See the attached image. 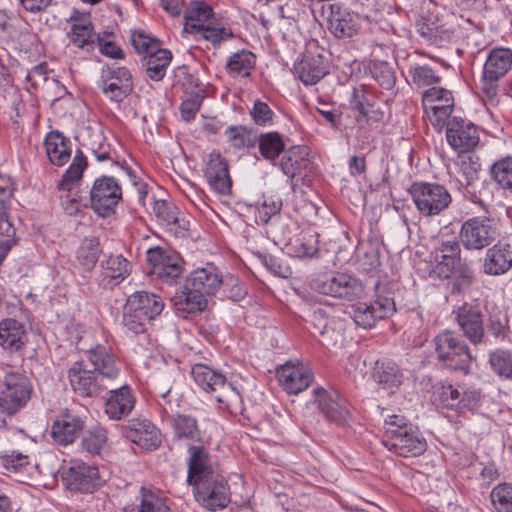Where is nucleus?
<instances>
[{
    "label": "nucleus",
    "instance_id": "nucleus-1",
    "mask_svg": "<svg viewBox=\"0 0 512 512\" xmlns=\"http://www.w3.org/2000/svg\"><path fill=\"white\" fill-rule=\"evenodd\" d=\"M92 367L84 361L74 362L68 371L73 390L82 397H92L110 387V383L119 375L120 369L113 354L103 345H96L86 352Z\"/></svg>",
    "mask_w": 512,
    "mask_h": 512
},
{
    "label": "nucleus",
    "instance_id": "nucleus-2",
    "mask_svg": "<svg viewBox=\"0 0 512 512\" xmlns=\"http://www.w3.org/2000/svg\"><path fill=\"white\" fill-rule=\"evenodd\" d=\"M184 30L195 34L214 45L233 37L229 27L214 19L212 8L202 1H193L184 12Z\"/></svg>",
    "mask_w": 512,
    "mask_h": 512
},
{
    "label": "nucleus",
    "instance_id": "nucleus-3",
    "mask_svg": "<svg viewBox=\"0 0 512 512\" xmlns=\"http://www.w3.org/2000/svg\"><path fill=\"white\" fill-rule=\"evenodd\" d=\"M163 308L164 302L160 296L147 291H136L127 299L123 325L135 334L143 333Z\"/></svg>",
    "mask_w": 512,
    "mask_h": 512
},
{
    "label": "nucleus",
    "instance_id": "nucleus-4",
    "mask_svg": "<svg viewBox=\"0 0 512 512\" xmlns=\"http://www.w3.org/2000/svg\"><path fill=\"white\" fill-rule=\"evenodd\" d=\"M438 362L442 367L468 374L475 357L467 343L455 332L445 330L437 334L433 340Z\"/></svg>",
    "mask_w": 512,
    "mask_h": 512
},
{
    "label": "nucleus",
    "instance_id": "nucleus-5",
    "mask_svg": "<svg viewBox=\"0 0 512 512\" xmlns=\"http://www.w3.org/2000/svg\"><path fill=\"white\" fill-rule=\"evenodd\" d=\"M31 393L32 385L26 375L19 372L5 375L0 390V429L5 428L7 419L26 405Z\"/></svg>",
    "mask_w": 512,
    "mask_h": 512
},
{
    "label": "nucleus",
    "instance_id": "nucleus-6",
    "mask_svg": "<svg viewBox=\"0 0 512 512\" xmlns=\"http://www.w3.org/2000/svg\"><path fill=\"white\" fill-rule=\"evenodd\" d=\"M191 375L195 383L205 392L213 393L215 399L230 408L241 401L239 391L227 383L223 374L215 371L205 364H195Z\"/></svg>",
    "mask_w": 512,
    "mask_h": 512
},
{
    "label": "nucleus",
    "instance_id": "nucleus-7",
    "mask_svg": "<svg viewBox=\"0 0 512 512\" xmlns=\"http://www.w3.org/2000/svg\"><path fill=\"white\" fill-rule=\"evenodd\" d=\"M410 194L418 212L424 217L439 215L452 202L449 191L443 185L436 183H414Z\"/></svg>",
    "mask_w": 512,
    "mask_h": 512
},
{
    "label": "nucleus",
    "instance_id": "nucleus-8",
    "mask_svg": "<svg viewBox=\"0 0 512 512\" xmlns=\"http://www.w3.org/2000/svg\"><path fill=\"white\" fill-rule=\"evenodd\" d=\"M511 67V49L498 47L488 52L481 76V90L489 99L496 96L499 80L509 72Z\"/></svg>",
    "mask_w": 512,
    "mask_h": 512
},
{
    "label": "nucleus",
    "instance_id": "nucleus-9",
    "mask_svg": "<svg viewBox=\"0 0 512 512\" xmlns=\"http://www.w3.org/2000/svg\"><path fill=\"white\" fill-rule=\"evenodd\" d=\"M499 235L497 224L487 217H473L466 220L459 237L467 250H482L494 242Z\"/></svg>",
    "mask_w": 512,
    "mask_h": 512
},
{
    "label": "nucleus",
    "instance_id": "nucleus-10",
    "mask_svg": "<svg viewBox=\"0 0 512 512\" xmlns=\"http://www.w3.org/2000/svg\"><path fill=\"white\" fill-rule=\"evenodd\" d=\"M192 487L196 501L207 510L223 509L230 502V489L222 475L199 479Z\"/></svg>",
    "mask_w": 512,
    "mask_h": 512
},
{
    "label": "nucleus",
    "instance_id": "nucleus-11",
    "mask_svg": "<svg viewBox=\"0 0 512 512\" xmlns=\"http://www.w3.org/2000/svg\"><path fill=\"white\" fill-rule=\"evenodd\" d=\"M86 167V157L80 150H77L71 165L58 184L61 206L68 215H75L80 211L81 202L74 191V185L81 179Z\"/></svg>",
    "mask_w": 512,
    "mask_h": 512
},
{
    "label": "nucleus",
    "instance_id": "nucleus-12",
    "mask_svg": "<svg viewBox=\"0 0 512 512\" xmlns=\"http://www.w3.org/2000/svg\"><path fill=\"white\" fill-rule=\"evenodd\" d=\"M461 252L460 243L456 239H440L429 254L430 276L450 278L452 268L463 259Z\"/></svg>",
    "mask_w": 512,
    "mask_h": 512
},
{
    "label": "nucleus",
    "instance_id": "nucleus-13",
    "mask_svg": "<svg viewBox=\"0 0 512 512\" xmlns=\"http://www.w3.org/2000/svg\"><path fill=\"white\" fill-rule=\"evenodd\" d=\"M121 195V188L114 178H97L90 190V206L99 216L107 217L114 213Z\"/></svg>",
    "mask_w": 512,
    "mask_h": 512
},
{
    "label": "nucleus",
    "instance_id": "nucleus-14",
    "mask_svg": "<svg viewBox=\"0 0 512 512\" xmlns=\"http://www.w3.org/2000/svg\"><path fill=\"white\" fill-rule=\"evenodd\" d=\"M394 310L395 304L392 299L379 297L370 303L356 302L352 304L349 314L358 326L371 328L378 320L388 317Z\"/></svg>",
    "mask_w": 512,
    "mask_h": 512
},
{
    "label": "nucleus",
    "instance_id": "nucleus-15",
    "mask_svg": "<svg viewBox=\"0 0 512 512\" xmlns=\"http://www.w3.org/2000/svg\"><path fill=\"white\" fill-rule=\"evenodd\" d=\"M453 314L464 337L474 345L481 344L484 340L485 330L480 308L477 305L464 303L454 310Z\"/></svg>",
    "mask_w": 512,
    "mask_h": 512
},
{
    "label": "nucleus",
    "instance_id": "nucleus-16",
    "mask_svg": "<svg viewBox=\"0 0 512 512\" xmlns=\"http://www.w3.org/2000/svg\"><path fill=\"white\" fill-rule=\"evenodd\" d=\"M316 288L324 295L350 301L359 298L364 292L362 283L346 273H336L326 280L319 281Z\"/></svg>",
    "mask_w": 512,
    "mask_h": 512
},
{
    "label": "nucleus",
    "instance_id": "nucleus-17",
    "mask_svg": "<svg viewBox=\"0 0 512 512\" xmlns=\"http://www.w3.org/2000/svg\"><path fill=\"white\" fill-rule=\"evenodd\" d=\"M100 87L111 101L121 102L133 90L132 75L127 68L113 65L103 75Z\"/></svg>",
    "mask_w": 512,
    "mask_h": 512
},
{
    "label": "nucleus",
    "instance_id": "nucleus-18",
    "mask_svg": "<svg viewBox=\"0 0 512 512\" xmlns=\"http://www.w3.org/2000/svg\"><path fill=\"white\" fill-rule=\"evenodd\" d=\"M389 451L401 457L419 456L426 450V440L422 437L418 428L408 427L405 431L393 434L391 438L384 440Z\"/></svg>",
    "mask_w": 512,
    "mask_h": 512
},
{
    "label": "nucleus",
    "instance_id": "nucleus-19",
    "mask_svg": "<svg viewBox=\"0 0 512 512\" xmlns=\"http://www.w3.org/2000/svg\"><path fill=\"white\" fill-rule=\"evenodd\" d=\"M326 19L329 31L338 38L352 37L360 28V16L339 3L329 5Z\"/></svg>",
    "mask_w": 512,
    "mask_h": 512
},
{
    "label": "nucleus",
    "instance_id": "nucleus-20",
    "mask_svg": "<svg viewBox=\"0 0 512 512\" xmlns=\"http://www.w3.org/2000/svg\"><path fill=\"white\" fill-rule=\"evenodd\" d=\"M281 386L290 394L307 389L313 380L311 369L303 362H287L277 370Z\"/></svg>",
    "mask_w": 512,
    "mask_h": 512
},
{
    "label": "nucleus",
    "instance_id": "nucleus-21",
    "mask_svg": "<svg viewBox=\"0 0 512 512\" xmlns=\"http://www.w3.org/2000/svg\"><path fill=\"white\" fill-rule=\"evenodd\" d=\"M446 138L451 147L462 151L471 150L480 140L476 126L460 117L449 120Z\"/></svg>",
    "mask_w": 512,
    "mask_h": 512
},
{
    "label": "nucleus",
    "instance_id": "nucleus-22",
    "mask_svg": "<svg viewBox=\"0 0 512 512\" xmlns=\"http://www.w3.org/2000/svg\"><path fill=\"white\" fill-rule=\"evenodd\" d=\"M187 482L189 485L198 483L199 479L220 475L216 470L212 458L203 446L190 445L188 448Z\"/></svg>",
    "mask_w": 512,
    "mask_h": 512
},
{
    "label": "nucleus",
    "instance_id": "nucleus-23",
    "mask_svg": "<svg viewBox=\"0 0 512 512\" xmlns=\"http://www.w3.org/2000/svg\"><path fill=\"white\" fill-rule=\"evenodd\" d=\"M204 176L209 186L221 195L229 194L232 180L229 175L228 165L219 153H210L204 170Z\"/></svg>",
    "mask_w": 512,
    "mask_h": 512
},
{
    "label": "nucleus",
    "instance_id": "nucleus-24",
    "mask_svg": "<svg viewBox=\"0 0 512 512\" xmlns=\"http://www.w3.org/2000/svg\"><path fill=\"white\" fill-rule=\"evenodd\" d=\"M318 408L324 414L326 419L338 425L347 422L349 418V409L345 399L337 393H328L323 388L314 390Z\"/></svg>",
    "mask_w": 512,
    "mask_h": 512
},
{
    "label": "nucleus",
    "instance_id": "nucleus-25",
    "mask_svg": "<svg viewBox=\"0 0 512 512\" xmlns=\"http://www.w3.org/2000/svg\"><path fill=\"white\" fill-rule=\"evenodd\" d=\"M97 478L98 468L96 466L79 461H74L62 476L64 483L69 489L85 493L92 492Z\"/></svg>",
    "mask_w": 512,
    "mask_h": 512
},
{
    "label": "nucleus",
    "instance_id": "nucleus-26",
    "mask_svg": "<svg viewBox=\"0 0 512 512\" xmlns=\"http://www.w3.org/2000/svg\"><path fill=\"white\" fill-rule=\"evenodd\" d=\"M293 72L304 85H314L328 73V70L321 54L306 52L295 62Z\"/></svg>",
    "mask_w": 512,
    "mask_h": 512
},
{
    "label": "nucleus",
    "instance_id": "nucleus-27",
    "mask_svg": "<svg viewBox=\"0 0 512 512\" xmlns=\"http://www.w3.org/2000/svg\"><path fill=\"white\" fill-rule=\"evenodd\" d=\"M512 267V244L498 242L490 247L483 259V272L491 276L507 273Z\"/></svg>",
    "mask_w": 512,
    "mask_h": 512
},
{
    "label": "nucleus",
    "instance_id": "nucleus-28",
    "mask_svg": "<svg viewBox=\"0 0 512 512\" xmlns=\"http://www.w3.org/2000/svg\"><path fill=\"white\" fill-rule=\"evenodd\" d=\"M85 427V421L79 415L64 413L52 425L51 436L55 443L67 446L73 443Z\"/></svg>",
    "mask_w": 512,
    "mask_h": 512
},
{
    "label": "nucleus",
    "instance_id": "nucleus-29",
    "mask_svg": "<svg viewBox=\"0 0 512 512\" xmlns=\"http://www.w3.org/2000/svg\"><path fill=\"white\" fill-rule=\"evenodd\" d=\"M127 437L145 449H156L160 443V432L146 418H133L127 424Z\"/></svg>",
    "mask_w": 512,
    "mask_h": 512
},
{
    "label": "nucleus",
    "instance_id": "nucleus-30",
    "mask_svg": "<svg viewBox=\"0 0 512 512\" xmlns=\"http://www.w3.org/2000/svg\"><path fill=\"white\" fill-rule=\"evenodd\" d=\"M479 399V392L453 385H443L438 392V401L443 407L458 411L474 406Z\"/></svg>",
    "mask_w": 512,
    "mask_h": 512
},
{
    "label": "nucleus",
    "instance_id": "nucleus-31",
    "mask_svg": "<svg viewBox=\"0 0 512 512\" xmlns=\"http://www.w3.org/2000/svg\"><path fill=\"white\" fill-rule=\"evenodd\" d=\"M135 397L129 386L123 385L109 390L105 401V413L113 420H119L131 413L135 405Z\"/></svg>",
    "mask_w": 512,
    "mask_h": 512
},
{
    "label": "nucleus",
    "instance_id": "nucleus-32",
    "mask_svg": "<svg viewBox=\"0 0 512 512\" xmlns=\"http://www.w3.org/2000/svg\"><path fill=\"white\" fill-rule=\"evenodd\" d=\"M153 213L160 225L173 231L176 235H184L189 228V221L181 217L178 207L166 200H156Z\"/></svg>",
    "mask_w": 512,
    "mask_h": 512
},
{
    "label": "nucleus",
    "instance_id": "nucleus-33",
    "mask_svg": "<svg viewBox=\"0 0 512 512\" xmlns=\"http://www.w3.org/2000/svg\"><path fill=\"white\" fill-rule=\"evenodd\" d=\"M186 281L188 287L194 291L199 290L206 297L214 295L223 284L222 275L213 264L196 269Z\"/></svg>",
    "mask_w": 512,
    "mask_h": 512
},
{
    "label": "nucleus",
    "instance_id": "nucleus-34",
    "mask_svg": "<svg viewBox=\"0 0 512 512\" xmlns=\"http://www.w3.org/2000/svg\"><path fill=\"white\" fill-rule=\"evenodd\" d=\"M129 275V262L122 255H110L101 262L99 285L105 289L123 281Z\"/></svg>",
    "mask_w": 512,
    "mask_h": 512
},
{
    "label": "nucleus",
    "instance_id": "nucleus-35",
    "mask_svg": "<svg viewBox=\"0 0 512 512\" xmlns=\"http://www.w3.org/2000/svg\"><path fill=\"white\" fill-rule=\"evenodd\" d=\"M15 187L11 177L0 174V235L15 236L10 211Z\"/></svg>",
    "mask_w": 512,
    "mask_h": 512
},
{
    "label": "nucleus",
    "instance_id": "nucleus-36",
    "mask_svg": "<svg viewBox=\"0 0 512 512\" xmlns=\"http://www.w3.org/2000/svg\"><path fill=\"white\" fill-rule=\"evenodd\" d=\"M26 341L27 335L22 323L12 318L0 321V346L3 349L18 351Z\"/></svg>",
    "mask_w": 512,
    "mask_h": 512
},
{
    "label": "nucleus",
    "instance_id": "nucleus-37",
    "mask_svg": "<svg viewBox=\"0 0 512 512\" xmlns=\"http://www.w3.org/2000/svg\"><path fill=\"white\" fill-rule=\"evenodd\" d=\"M46 154L53 165L63 166L71 157V142L58 131L49 132L44 141Z\"/></svg>",
    "mask_w": 512,
    "mask_h": 512
},
{
    "label": "nucleus",
    "instance_id": "nucleus-38",
    "mask_svg": "<svg viewBox=\"0 0 512 512\" xmlns=\"http://www.w3.org/2000/svg\"><path fill=\"white\" fill-rule=\"evenodd\" d=\"M308 154L307 146H293L287 150L279 163L282 172L290 179L299 175L303 169H307L310 165Z\"/></svg>",
    "mask_w": 512,
    "mask_h": 512
},
{
    "label": "nucleus",
    "instance_id": "nucleus-39",
    "mask_svg": "<svg viewBox=\"0 0 512 512\" xmlns=\"http://www.w3.org/2000/svg\"><path fill=\"white\" fill-rule=\"evenodd\" d=\"M125 512H170L165 498L157 490L141 487L135 498L131 510L124 508Z\"/></svg>",
    "mask_w": 512,
    "mask_h": 512
},
{
    "label": "nucleus",
    "instance_id": "nucleus-40",
    "mask_svg": "<svg viewBox=\"0 0 512 512\" xmlns=\"http://www.w3.org/2000/svg\"><path fill=\"white\" fill-rule=\"evenodd\" d=\"M71 20L73 22L67 36L74 46L81 49H89L99 40V35L94 32L92 23L87 17L78 21L72 17Z\"/></svg>",
    "mask_w": 512,
    "mask_h": 512
},
{
    "label": "nucleus",
    "instance_id": "nucleus-41",
    "mask_svg": "<svg viewBox=\"0 0 512 512\" xmlns=\"http://www.w3.org/2000/svg\"><path fill=\"white\" fill-rule=\"evenodd\" d=\"M456 179L463 187H471L479 178L481 164L478 157L471 154H459L455 162Z\"/></svg>",
    "mask_w": 512,
    "mask_h": 512
},
{
    "label": "nucleus",
    "instance_id": "nucleus-42",
    "mask_svg": "<svg viewBox=\"0 0 512 512\" xmlns=\"http://www.w3.org/2000/svg\"><path fill=\"white\" fill-rule=\"evenodd\" d=\"M310 317L314 330L323 338V343L336 345L341 338V332L335 328L334 322L330 320L326 310L316 308Z\"/></svg>",
    "mask_w": 512,
    "mask_h": 512
},
{
    "label": "nucleus",
    "instance_id": "nucleus-43",
    "mask_svg": "<svg viewBox=\"0 0 512 512\" xmlns=\"http://www.w3.org/2000/svg\"><path fill=\"white\" fill-rule=\"evenodd\" d=\"M102 252L100 241L96 237H85L76 250V262L86 272L94 269Z\"/></svg>",
    "mask_w": 512,
    "mask_h": 512
},
{
    "label": "nucleus",
    "instance_id": "nucleus-44",
    "mask_svg": "<svg viewBox=\"0 0 512 512\" xmlns=\"http://www.w3.org/2000/svg\"><path fill=\"white\" fill-rule=\"evenodd\" d=\"M171 60L172 53L167 49L160 48L143 57V67L151 80L160 81L164 78Z\"/></svg>",
    "mask_w": 512,
    "mask_h": 512
},
{
    "label": "nucleus",
    "instance_id": "nucleus-45",
    "mask_svg": "<svg viewBox=\"0 0 512 512\" xmlns=\"http://www.w3.org/2000/svg\"><path fill=\"white\" fill-rule=\"evenodd\" d=\"M175 306L178 311L187 313H198L207 306V297L199 290L194 291L187 286V281L183 289L175 296Z\"/></svg>",
    "mask_w": 512,
    "mask_h": 512
},
{
    "label": "nucleus",
    "instance_id": "nucleus-46",
    "mask_svg": "<svg viewBox=\"0 0 512 512\" xmlns=\"http://www.w3.org/2000/svg\"><path fill=\"white\" fill-rule=\"evenodd\" d=\"M173 435L179 441H200L201 431L198 428L196 418L185 415L176 414L172 418Z\"/></svg>",
    "mask_w": 512,
    "mask_h": 512
},
{
    "label": "nucleus",
    "instance_id": "nucleus-47",
    "mask_svg": "<svg viewBox=\"0 0 512 512\" xmlns=\"http://www.w3.org/2000/svg\"><path fill=\"white\" fill-rule=\"evenodd\" d=\"M373 377L385 390H393L401 385L403 374L395 363L376 362Z\"/></svg>",
    "mask_w": 512,
    "mask_h": 512
},
{
    "label": "nucleus",
    "instance_id": "nucleus-48",
    "mask_svg": "<svg viewBox=\"0 0 512 512\" xmlns=\"http://www.w3.org/2000/svg\"><path fill=\"white\" fill-rule=\"evenodd\" d=\"M108 442L107 431L101 426L89 428L82 436L81 448L88 454L100 455Z\"/></svg>",
    "mask_w": 512,
    "mask_h": 512
},
{
    "label": "nucleus",
    "instance_id": "nucleus-49",
    "mask_svg": "<svg viewBox=\"0 0 512 512\" xmlns=\"http://www.w3.org/2000/svg\"><path fill=\"white\" fill-rule=\"evenodd\" d=\"M255 65V55L247 50L232 54L226 63V69L230 75L249 76Z\"/></svg>",
    "mask_w": 512,
    "mask_h": 512
},
{
    "label": "nucleus",
    "instance_id": "nucleus-50",
    "mask_svg": "<svg viewBox=\"0 0 512 512\" xmlns=\"http://www.w3.org/2000/svg\"><path fill=\"white\" fill-rule=\"evenodd\" d=\"M489 365L492 371L504 379L512 378V352L496 349L489 354Z\"/></svg>",
    "mask_w": 512,
    "mask_h": 512
},
{
    "label": "nucleus",
    "instance_id": "nucleus-51",
    "mask_svg": "<svg viewBox=\"0 0 512 512\" xmlns=\"http://www.w3.org/2000/svg\"><path fill=\"white\" fill-rule=\"evenodd\" d=\"M259 150L268 160H275L283 152L285 144L278 132H268L259 136Z\"/></svg>",
    "mask_w": 512,
    "mask_h": 512
},
{
    "label": "nucleus",
    "instance_id": "nucleus-52",
    "mask_svg": "<svg viewBox=\"0 0 512 512\" xmlns=\"http://www.w3.org/2000/svg\"><path fill=\"white\" fill-rule=\"evenodd\" d=\"M147 261L151 265V274L157 277L160 268H165L169 264L178 261L180 255L174 251L162 249L160 247L150 248L147 250Z\"/></svg>",
    "mask_w": 512,
    "mask_h": 512
},
{
    "label": "nucleus",
    "instance_id": "nucleus-53",
    "mask_svg": "<svg viewBox=\"0 0 512 512\" xmlns=\"http://www.w3.org/2000/svg\"><path fill=\"white\" fill-rule=\"evenodd\" d=\"M451 276L454 277L452 291L460 293L466 290L474 280V272L465 259H462L452 268Z\"/></svg>",
    "mask_w": 512,
    "mask_h": 512
},
{
    "label": "nucleus",
    "instance_id": "nucleus-54",
    "mask_svg": "<svg viewBox=\"0 0 512 512\" xmlns=\"http://www.w3.org/2000/svg\"><path fill=\"white\" fill-rule=\"evenodd\" d=\"M490 496L497 512H512V483L497 484Z\"/></svg>",
    "mask_w": 512,
    "mask_h": 512
},
{
    "label": "nucleus",
    "instance_id": "nucleus-55",
    "mask_svg": "<svg viewBox=\"0 0 512 512\" xmlns=\"http://www.w3.org/2000/svg\"><path fill=\"white\" fill-rule=\"evenodd\" d=\"M493 179L503 188L512 191V157H505L492 165Z\"/></svg>",
    "mask_w": 512,
    "mask_h": 512
},
{
    "label": "nucleus",
    "instance_id": "nucleus-56",
    "mask_svg": "<svg viewBox=\"0 0 512 512\" xmlns=\"http://www.w3.org/2000/svg\"><path fill=\"white\" fill-rule=\"evenodd\" d=\"M453 106V103H442L441 106L428 105V110H425V113L435 129L442 131L444 127L448 128V122L452 119Z\"/></svg>",
    "mask_w": 512,
    "mask_h": 512
},
{
    "label": "nucleus",
    "instance_id": "nucleus-57",
    "mask_svg": "<svg viewBox=\"0 0 512 512\" xmlns=\"http://www.w3.org/2000/svg\"><path fill=\"white\" fill-rule=\"evenodd\" d=\"M409 76L413 84L418 87L433 85L440 81V77L427 65L411 67Z\"/></svg>",
    "mask_w": 512,
    "mask_h": 512
},
{
    "label": "nucleus",
    "instance_id": "nucleus-58",
    "mask_svg": "<svg viewBox=\"0 0 512 512\" xmlns=\"http://www.w3.org/2000/svg\"><path fill=\"white\" fill-rule=\"evenodd\" d=\"M380 266V251L377 247L369 245L358 253V268L365 273L372 272Z\"/></svg>",
    "mask_w": 512,
    "mask_h": 512
},
{
    "label": "nucleus",
    "instance_id": "nucleus-59",
    "mask_svg": "<svg viewBox=\"0 0 512 512\" xmlns=\"http://www.w3.org/2000/svg\"><path fill=\"white\" fill-rule=\"evenodd\" d=\"M131 42L135 50L139 54H144V56L152 54L156 49H160L158 41L143 32L133 33Z\"/></svg>",
    "mask_w": 512,
    "mask_h": 512
},
{
    "label": "nucleus",
    "instance_id": "nucleus-60",
    "mask_svg": "<svg viewBox=\"0 0 512 512\" xmlns=\"http://www.w3.org/2000/svg\"><path fill=\"white\" fill-rule=\"evenodd\" d=\"M436 102L453 103L451 91L445 88L432 87L423 92L422 103L425 110H428V105Z\"/></svg>",
    "mask_w": 512,
    "mask_h": 512
},
{
    "label": "nucleus",
    "instance_id": "nucleus-61",
    "mask_svg": "<svg viewBox=\"0 0 512 512\" xmlns=\"http://www.w3.org/2000/svg\"><path fill=\"white\" fill-rule=\"evenodd\" d=\"M250 115L257 125L267 126L273 123L274 112L269 105L263 101L256 100L254 102Z\"/></svg>",
    "mask_w": 512,
    "mask_h": 512
},
{
    "label": "nucleus",
    "instance_id": "nucleus-62",
    "mask_svg": "<svg viewBox=\"0 0 512 512\" xmlns=\"http://www.w3.org/2000/svg\"><path fill=\"white\" fill-rule=\"evenodd\" d=\"M371 72L374 79L384 89H391L394 86V72L386 63L375 64Z\"/></svg>",
    "mask_w": 512,
    "mask_h": 512
},
{
    "label": "nucleus",
    "instance_id": "nucleus-63",
    "mask_svg": "<svg viewBox=\"0 0 512 512\" xmlns=\"http://www.w3.org/2000/svg\"><path fill=\"white\" fill-rule=\"evenodd\" d=\"M488 327L496 338L504 339L509 333L508 318L502 313L493 314L489 318Z\"/></svg>",
    "mask_w": 512,
    "mask_h": 512
},
{
    "label": "nucleus",
    "instance_id": "nucleus-64",
    "mask_svg": "<svg viewBox=\"0 0 512 512\" xmlns=\"http://www.w3.org/2000/svg\"><path fill=\"white\" fill-rule=\"evenodd\" d=\"M183 272L182 259L179 258L178 261H175L165 268H160L157 272V278H159L162 282L166 284H174L176 280L181 276Z\"/></svg>",
    "mask_w": 512,
    "mask_h": 512
}]
</instances>
